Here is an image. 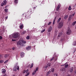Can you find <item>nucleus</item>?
<instances>
[{
	"label": "nucleus",
	"instance_id": "nucleus-1",
	"mask_svg": "<svg viewBox=\"0 0 76 76\" xmlns=\"http://www.w3.org/2000/svg\"><path fill=\"white\" fill-rule=\"evenodd\" d=\"M26 41L22 40L20 41H19L17 42V45H23V43H24V44H26Z\"/></svg>",
	"mask_w": 76,
	"mask_h": 76
},
{
	"label": "nucleus",
	"instance_id": "nucleus-2",
	"mask_svg": "<svg viewBox=\"0 0 76 76\" xmlns=\"http://www.w3.org/2000/svg\"><path fill=\"white\" fill-rule=\"evenodd\" d=\"M12 37L14 38H17L19 37V34L16 33H14L12 34Z\"/></svg>",
	"mask_w": 76,
	"mask_h": 76
},
{
	"label": "nucleus",
	"instance_id": "nucleus-3",
	"mask_svg": "<svg viewBox=\"0 0 76 76\" xmlns=\"http://www.w3.org/2000/svg\"><path fill=\"white\" fill-rule=\"evenodd\" d=\"M63 26V23L62 22H60L59 23L58 26V28H59V29H60V28H61Z\"/></svg>",
	"mask_w": 76,
	"mask_h": 76
},
{
	"label": "nucleus",
	"instance_id": "nucleus-4",
	"mask_svg": "<svg viewBox=\"0 0 76 76\" xmlns=\"http://www.w3.org/2000/svg\"><path fill=\"white\" fill-rule=\"evenodd\" d=\"M64 36V32L59 33L58 36V37H63Z\"/></svg>",
	"mask_w": 76,
	"mask_h": 76
},
{
	"label": "nucleus",
	"instance_id": "nucleus-5",
	"mask_svg": "<svg viewBox=\"0 0 76 76\" xmlns=\"http://www.w3.org/2000/svg\"><path fill=\"white\" fill-rule=\"evenodd\" d=\"M17 69L18 71H19V66H17V65H15L13 69V70L15 72H16L17 71Z\"/></svg>",
	"mask_w": 76,
	"mask_h": 76
},
{
	"label": "nucleus",
	"instance_id": "nucleus-6",
	"mask_svg": "<svg viewBox=\"0 0 76 76\" xmlns=\"http://www.w3.org/2000/svg\"><path fill=\"white\" fill-rule=\"evenodd\" d=\"M6 3H7V1L6 0H5L3 1V2H2L1 3V6L3 7L4 5H5V4H6Z\"/></svg>",
	"mask_w": 76,
	"mask_h": 76
},
{
	"label": "nucleus",
	"instance_id": "nucleus-7",
	"mask_svg": "<svg viewBox=\"0 0 76 76\" xmlns=\"http://www.w3.org/2000/svg\"><path fill=\"white\" fill-rule=\"evenodd\" d=\"M72 33V31L70 29H68L67 31L66 34L68 35H69Z\"/></svg>",
	"mask_w": 76,
	"mask_h": 76
},
{
	"label": "nucleus",
	"instance_id": "nucleus-8",
	"mask_svg": "<svg viewBox=\"0 0 76 76\" xmlns=\"http://www.w3.org/2000/svg\"><path fill=\"white\" fill-rule=\"evenodd\" d=\"M52 30V27L51 26H50L48 29V32H50Z\"/></svg>",
	"mask_w": 76,
	"mask_h": 76
},
{
	"label": "nucleus",
	"instance_id": "nucleus-9",
	"mask_svg": "<svg viewBox=\"0 0 76 76\" xmlns=\"http://www.w3.org/2000/svg\"><path fill=\"white\" fill-rule=\"evenodd\" d=\"M51 64L50 63H49L48 64H47V66H45L46 69H47V67H50V66H51Z\"/></svg>",
	"mask_w": 76,
	"mask_h": 76
},
{
	"label": "nucleus",
	"instance_id": "nucleus-10",
	"mask_svg": "<svg viewBox=\"0 0 76 76\" xmlns=\"http://www.w3.org/2000/svg\"><path fill=\"white\" fill-rule=\"evenodd\" d=\"M31 49V46H28L26 48V50H30Z\"/></svg>",
	"mask_w": 76,
	"mask_h": 76
},
{
	"label": "nucleus",
	"instance_id": "nucleus-11",
	"mask_svg": "<svg viewBox=\"0 0 76 76\" xmlns=\"http://www.w3.org/2000/svg\"><path fill=\"white\" fill-rule=\"evenodd\" d=\"M60 4H59L56 8L57 11H58V10H59V9H60Z\"/></svg>",
	"mask_w": 76,
	"mask_h": 76
},
{
	"label": "nucleus",
	"instance_id": "nucleus-12",
	"mask_svg": "<svg viewBox=\"0 0 76 76\" xmlns=\"http://www.w3.org/2000/svg\"><path fill=\"white\" fill-rule=\"evenodd\" d=\"M20 56L22 58L23 57H24V56H25L24 53L23 52L21 53Z\"/></svg>",
	"mask_w": 76,
	"mask_h": 76
},
{
	"label": "nucleus",
	"instance_id": "nucleus-13",
	"mask_svg": "<svg viewBox=\"0 0 76 76\" xmlns=\"http://www.w3.org/2000/svg\"><path fill=\"white\" fill-rule=\"evenodd\" d=\"M71 19H73V17H72V15H70L69 17V18L68 20H70Z\"/></svg>",
	"mask_w": 76,
	"mask_h": 76
},
{
	"label": "nucleus",
	"instance_id": "nucleus-14",
	"mask_svg": "<svg viewBox=\"0 0 76 76\" xmlns=\"http://www.w3.org/2000/svg\"><path fill=\"white\" fill-rule=\"evenodd\" d=\"M1 71L3 73H6V69H2Z\"/></svg>",
	"mask_w": 76,
	"mask_h": 76
},
{
	"label": "nucleus",
	"instance_id": "nucleus-15",
	"mask_svg": "<svg viewBox=\"0 0 76 76\" xmlns=\"http://www.w3.org/2000/svg\"><path fill=\"white\" fill-rule=\"evenodd\" d=\"M73 67H72L70 69V72L71 73H72L73 72Z\"/></svg>",
	"mask_w": 76,
	"mask_h": 76
},
{
	"label": "nucleus",
	"instance_id": "nucleus-16",
	"mask_svg": "<svg viewBox=\"0 0 76 76\" xmlns=\"http://www.w3.org/2000/svg\"><path fill=\"white\" fill-rule=\"evenodd\" d=\"M9 55L8 54H6L4 56L5 58H7V57H9Z\"/></svg>",
	"mask_w": 76,
	"mask_h": 76
},
{
	"label": "nucleus",
	"instance_id": "nucleus-17",
	"mask_svg": "<svg viewBox=\"0 0 76 76\" xmlns=\"http://www.w3.org/2000/svg\"><path fill=\"white\" fill-rule=\"evenodd\" d=\"M56 17H55L54 19L53 20V25H54L55 23V21H56Z\"/></svg>",
	"mask_w": 76,
	"mask_h": 76
},
{
	"label": "nucleus",
	"instance_id": "nucleus-18",
	"mask_svg": "<svg viewBox=\"0 0 76 76\" xmlns=\"http://www.w3.org/2000/svg\"><path fill=\"white\" fill-rule=\"evenodd\" d=\"M68 18V15H66L64 17V19H67Z\"/></svg>",
	"mask_w": 76,
	"mask_h": 76
},
{
	"label": "nucleus",
	"instance_id": "nucleus-19",
	"mask_svg": "<svg viewBox=\"0 0 76 76\" xmlns=\"http://www.w3.org/2000/svg\"><path fill=\"white\" fill-rule=\"evenodd\" d=\"M25 33H26V31H24L22 33L21 35H23V34H25Z\"/></svg>",
	"mask_w": 76,
	"mask_h": 76
},
{
	"label": "nucleus",
	"instance_id": "nucleus-20",
	"mask_svg": "<svg viewBox=\"0 0 76 76\" xmlns=\"http://www.w3.org/2000/svg\"><path fill=\"white\" fill-rule=\"evenodd\" d=\"M39 69V68L38 67H37V68H36V70L35 71V73H36V72H37V71H38V69Z\"/></svg>",
	"mask_w": 76,
	"mask_h": 76
},
{
	"label": "nucleus",
	"instance_id": "nucleus-21",
	"mask_svg": "<svg viewBox=\"0 0 76 76\" xmlns=\"http://www.w3.org/2000/svg\"><path fill=\"white\" fill-rule=\"evenodd\" d=\"M66 69L64 68H63L62 69V71H63V72H64V71H65V72H66L65 71Z\"/></svg>",
	"mask_w": 76,
	"mask_h": 76
},
{
	"label": "nucleus",
	"instance_id": "nucleus-22",
	"mask_svg": "<svg viewBox=\"0 0 76 76\" xmlns=\"http://www.w3.org/2000/svg\"><path fill=\"white\" fill-rule=\"evenodd\" d=\"M68 10H72V8H71V6H70L68 8Z\"/></svg>",
	"mask_w": 76,
	"mask_h": 76
},
{
	"label": "nucleus",
	"instance_id": "nucleus-23",
	"mask_svg": "<svg viewBox=\"0 0 76 76\" xmlns=\"http://www.w3.org/2000/svg\"><path fill=\"white\" fill-rule=\"evenodd\" d=\"M61 18H59V19H58V20L57 21V23H58L59 22H60V20H61Z\"/></svg>",
	"mask_w": 76,
	"mask_h": 76
},
{
	"label": "nucleus",
	"instance_id": "nucleus-24",
	"mask_svg": "<svg viewBox=\"0 0 76 76\" xmlns=\"http://www.w3.org/2000/svg\"><path fill=\"white\" fill-rule=\"evenodd\" d=\"M33 66H34V64L32 63V64H31V66H30V68L31 69V68L32 67H33Z\"/></svg>",
	"mask_w": 76,
	"mask_h": 76
},
{
	"label": "nucleus",
	"instance_id": "nucleus-25",
	"mask_svg": "<svg viewBox=\"0 0 76 76\" xmlns=\"http://www.w3.org/2000/svg\"><path fill=\"white\" fill-rule=\"evenodd\" d=\"M14 2L15 3H18V0H15Z\"/></svg>",
	"mask_w": 76,
	"mask_h": 76
},
{
	"label": "nucleus",
	"instance_id": "nucleus-26",
	"mask_svg": "<svg viewBox=\"0 0 76 76\" xmlns=\"http://www.w3.org/2000/svg\"><path fill=\"white\" fill-rule=\"evenodd\" d=\"M23 28V25L22 24L20 26V28L21 29H22Z\"/></svg>",
	"mask_w": 76,
	"mask_h": 76
},
{
	"label": "nucleus",
	"instance_id": "nucleus-27",
	"mask_svg": "<svg viewBox=\"0 0 76 76\" xmlns=\"http://www.w3.org/2000/svg\"><path fill=\"white\" fill-rule=\"evenodd\" d=\"M51 70L52 72H54V68H52L51 69Z\"/></svg>",
	"mask_w": 76,
	"mask_h": 76
},
{
	"label": "nucleus",
	"instance_id": "nucleus-28",
	"mask_svg": "<svg viewBox=\"0 0 76 76\" xmlns=\"http://www.w3.org/2000/svg\"><path fill=\"white\" fill-rule=\"evenodd\" d=\"M68 66H69V65L68 64H67L65 66V68H67Z\"/></svg>",
	"mask_w": 76,
	"mask_h": 76
},
{
	"label": "nucleus",
	"instance_id": "nucleus-29",
	"mask_svg": "<svg viewBox=\"0 0 76 76\" xmlns=\"http://www.w3.org/2000/svg\"><path fill=\"white\" fill-rule=\"evenodd\" d=\"M5 12H6V13H7V12H8V9H5Z\"/></svg>",
	"mask_w": 76,
	"mask_h": 76
},
{
	"label": "nucleus",
	"instance_id": "nucleus-30",
	"mask_svg": "<svg viewBox=\"0 0 76 76\" xmlns=\"http://www.w3.org/2000/svg\"><path fill=\"white\" fill-rule=\"evenodd\" d=\"M76 23V21L72 23V25H73V26L75 25Z\"/></svg>",
	"mask_w": 76,
	"mask_h": 76
},
{
	"label": "nucleus",
	"instance_id": "nucleus-31",
	"mask_svg": "<svg viewBox=\"0 0 76 76\" xmlns=\"http://www.w3.org/2000/svg\"><path fill=\"white\" fill-rule=\"evenodd\" d=\"M54 59V57H53L50 60V61H53V60Z\"/></svg>",
	"mask_w": 76,
	"mask_h": 76
},
{
	"label": "nucleus",
	"instance_id": "nucleus-32",
	"mask_svg": "<svg viewBox=\"0 0 76 76\" xmlns=\"http://www.w3.org/2000/svg\"><path fill=\"white\" fill-rule=\"evenodd\" d=\"M9 61V60H7L6 61H5L4 62V63L5 64H6V63H7V62H9V61Z\"/></svg>",
	"mask_w": 76,
	"mask_h": 76
},
{
	"label": "nucleus",
	"instance_id": "nucleus-33",
	"mask_svg": "<svg viewBox=\"0 0 76 76\" xmlns=\"http://www.w3.org/2000/svg\"><path fill=\"white\" fill-rule=\"evenodd\" d=\"M51 22H49V23H48V25H51Z\"/></svg>",
	"mask_w": 76,
	"mask_h": 76
},
{
	"label": "nucleus",
	"instance_id": "nucleus-34",
	"mask_svg": "<svg viewBox=\"0 0 76 76\" xmlns=\"http://www.w3.org/2000/svg\"><path fill=\"white\" fill-rule=\"evenodd\" d=\"M28 72H29V70H28V69H27L26 71V73L27 74L28 73Z\"/></svg>",
	"mask_w": 76,
	"mask_h": 76
},
{
	"label": "nucleus",
	"instance_id": "nucleus-35",
	"mask_svg": "<svg viewBox=\"0 0 76 76\" xmlns=\"http://www.w3.org/2000/svg\"><path fill=\"white\" fill-rule=\"evenodd\" d=\"M26 39H29V36H27L26 37Z\"/></svg>",
	"mask_w": 76,
	"mask_h": 76
},
{
	"label": "nucleus",
	"instance_id": "nucleus-36",
	"mask_svg": "<svg viewBox=\"0 0 76 76\" xmlns=\"http://www.w3.org/2000/svg\"><path fill=\"white\" fill-rule=\"evenodd\" d=\"M3 62V61L2 60H0V63H2Z\"/></svg>",
	"mask_w": 76,
	"mask_h": 76
},
{
	"label": "nucleus",
	"instance_id": "nucleus-37",
	"mask_svg": "<svg viewBox=\"0 0 76 76\" xmlns=\"http://www.w3.org/2000/svg\"><path fill=\"white\" fill-rule=\"evenodd\" d=\"M29 75V72H28L27 74L25 75V76H28Z\"/></svg>",
	"mask_w": 76,
	"mask_h": 76
},
{
	"label": "nucleus",
	"instance_id": "nucleus-38",
	"mask_svg": "<svg viewBox=\"0 0 76 76\" xmlns=\"http://www.w3.org/2000/svg\"><path fill=\"white\" fill-rule=\"evenodd\" d=\"M29 75V72H28L27 74L25 75V76H28Z\"/></svg>",
	"mask_w": 76,
	"mask_h": 76
},
{
	"label": "nucleus",
	"instance_id": "nucleus-39",
	"mask_svg": "<svg viewBox=\"0 0 76 76\" xmlns=\"http://www.w3.org/2000/svg\"><path fill=\"white\" fill-rule=\"evenodd\" d=\"M29 75V72H28L27 74L25 75V76H28Z\"/></svg>",
	"mask_w": 76,
	"mask_h": 76
},
{
	"label": "nucleus",
	"instance_id": "nucleus-40",
	"mask_svg": "<svg viewBox=\"0 0 76 76\" xmlns=\"http://www.w3.org/2000/svg\"><path fill=\"white\" fill-rule=\"evenodd\" d=\"M15 49H16V48H15V47H14L12 48V50H15Z\"/></svg>",
	"mask_w": 76,
	"mask_h": 76
},
{
	"label": "nucleus",
	"instance_id": "nucleus-41",
	"mask_svg": "<svg viewBox=\"0 0 76 76\" xmlns=\"http://www.w3.org/2000/svg\"><path fill=\"white\" fill-rule=\"evenodd\" d=\"M35 71H34V72H33L32 73V75H35Z\"/></svg>",
	"mask_w": 76,
	"mask_h": 76
},
{
	"label": "nucleus",
	"instance_id": "nucleus-42",
	"mask_svg": "<svg viewBox=\"0 0 76 76\" xmlns=\"http://www.w3.org/2000/svg\"><path fill=\"white\" fill-rule=\"evenodd\" d=\"M45 31V29H44L41 32H44Z\"/></svg>",
	"mask_w": 76,
	"mask_h": 76
},
{
	"label": "nucleus",
	"instance_id": "nucleus-43",
	"mask_svg": "<svg viewBox=\"0 0 76 76\" xmlns=\"http://www.w3.org/2000/svg\"><path fill=\"white\" fill-rule=\"evenodd\" d=\"M23 73H25V72H26V70H25L24 71H23Z\"/></svg>",
	"mask_w": 76,
	"mask_h": 76
},
{
	"label": "nucleus",
	"instance_id": "nucleus-44",
	"mask_svg": "<svg viewBox=\"0 0 76 76\" xmlns=\"http://www.w3.org/2000/svg\"><path fill=\"white\" fill-rule=\"evenodd\" d=\"M1 58H2V55L0 54V59H1Z\"/></svg>",
	"mask_w": 76,
	"mask_h": 76
},
{
	"label": "nucleus",
	"instance_id": "nucleus-45",
	"mask_svg": "<svg viewBox=\"0 0 76 76\" xmlns=\"http://www.w3.org/2000/svg\"><path fill=\"white\" fill-rule=\"evenodd\" d=\"M16 41V40H15V39H12V42H15Z\"/></svg>",
	"mask_w": 76,
	"mask_h": 76
},
{
	"label": "nucleus",
	"instance_id": "nucleus-46",
	"mask_svg": "<svg viewBox=\"0 0 76 76\" xmlns=\"http://www.w3.org/2000/svg\"><path fill=\"white\" fill-rule=\"evenodd\" d=\"M72 15V16L73 18V16H75V13H73L72 14V15Z\"/></svg>",
	"mask_w": 76,
	"mask_h": 76
},
{
	"label": "nucleus",
	"instance_id": "nucleus-47",
	"mask_svg": "<svg viewBox=\"0 0 76 76\" xmlns=\"http://www.w3.org/2000/svg\"><path fill=\"white\" fill-rule=\"evenodd\" d=\"M49 75V72H48L46 74V76H48V75Z\"/></svg>",
	"mask_w": 76,
	"mask_h": 76
},
{
	"label": "nucleus",
	"instance_id": "nucleus-48",
	"mask_svg": "<svg viewBox=\"0 0 76 76\" xmlns=\"http://www.w3.org/2000/svg\"><path fill=\"white\" fill-rule=\"evenodd\" d=\"M3 37H1V36H0V40Z\"/></svg>",
	"mask_w": 76,
	"mask_h": 76
},
{
	"label": "nucleus",
	"instance_id": "nucleus-49",
	"mask_svg": "<svg viewBox=\"0 0 76 76\" xmlns=\"http://www.w3.org/2000/svg\"><path fill=\"white\" fill-rule=\"evenodd\" d=\"M74 43V45H76V41Z\"/></svg>",
	"mask_w": 76,
	"mask_h": 76
},
{
	"label": "nucleus",
	"instance_id": "nucleus-50",
	"mask_svg": "<svg viewBox=\"0 0 76 76\" xmlns=\"http://www.w3.org/2000/svg\"><path fill=\"white\" fill-rule=\"evenodd\" d=\"M8 18V17L7 16L6 18H5V19H7V18Z\"/></svg>",
	"mask_w": 76,
	"mask_h": 76
},
{
	"label": "nucleus",
	"instance_id": "nucleus-51",
	"mask_svg": "<svg viewBox=\"0 0 76 76\" xmlns=\"http://www.w3.org/2000/svg\"><path fill=\"white\" fill-rule=\"evenodd\" d=\"M74 73H76V70H75V71Z\"/></svg>",
	"mask_w": 76,
	"mask_h": 76
},
{
	"label": "nucleus",
	"instance_id": "nucleus-52",
	"mask_svg": "<svg viewBox=\"0 0 76 76\" xmlns=\"http://www.w3.org/2000/svg\"><path fill=\"white\" fill-rule=\"evenodd\" d=\"M18 54L16 55V57H18Z\"/></svg>",
	"mask_w": 76,
	"mask_h": 76
},
{
	"label": "nucleus",
	"instance_id": "nucleus-53",
	"mask_svg": "<svg viewBox=\"0 0 76 76\" xmlns=\"http://www.w3.org/2000/svg\"><path fill=\"white\" fill-rule=\"evenodd\" d=\"M33 9H35V7H34L33 8Z\"/></svg>",
	"mask_w": 76,
	"mask_h": 76
},
{
	"label": "nucleus",
	"instance_id": "nucleus-54",
	"mask_svg": "<svg viewBox=\"0 0 76 76\" xmlns=\"http://www.w3.org/2000/svg\"><path fill=\"white\" fill-rule=\"evenodd\" d=\"M75 51H76V50H74V53H75Z\"/></svg>",
	"mask_w": 76,
	"mask_h": 76
},
{
	"label": "nucleus",
	"instance_id": "nucleus-55",
	"mask_svg": "<svg viewBox=\"0 0 76 76\" xmlns=\"http://www.w3.org/2000/svg\"><path fill=\"white\" fill-rule=\"evenodd\" d=\"M57 60V58L56 59H55V60Z\"/></svg>",
	"mask_w": 76,
	"mask_h": 76
},
{
	"label": "nucleus",
	"instance_id": "nucleus-56",
	"mask_svg": "<svg viewBox=\"0 0 76 76\" xmlns=\"http://www.w3.org/2000/svg\"><path fill=\"white\" fill-rule=\"evenodd\" d=\"M15 76V75H13V76Z\"/></svg>",
	"mask_w": 76,
	"mask_h": 76
},
{
	"label": "nucleus",
	"instance_id": "nucleus-57",
	"mask_svg": "<svg viewBox=\"0 0 76 76\" xmlns=\"http://www.w3.org/2000/svg\"><path fill=\"white\" fill-rule=\"evenodd\" d=\"M56 76H57V75H56Z\"/></svg>",
	"mask_w": 76,
	"mask_h": 76
},
{
	"label": "nucleus",
	"instance_id": "nucleus-58",
	"mask_svg": "<svg viewBox=\"0 0 76 76\" xmlns=\"http://www.w3.org/2000/svg\"><path fill=\"white\" fill-rule=\"evenodd\" d=\"M32 11V10H31V12Z\"/></svg>",
	"mask_w": 76,
	"mask_h": 76
}]
</instances>
